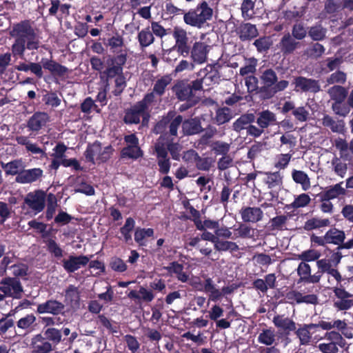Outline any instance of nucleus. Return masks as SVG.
I'll use <instances>...</instances> for the list:
<instances>
[{"instance_id": "obj_31", "label": "nucleus", "mask_w": 353, "mask_h": 353, "mask_svg": "<svg viewBox=\"0 0 353 353\" xmlns=\"http://www.w3.org/2000/svg\"><path fill=\"white\" fill-rule=\"evenodd\" d=\"M43 336L52 344L55 347L61 341L62 338L61 331L55 327H48L42 332Z\"/></svg>"}, {"instance_id": "obj_58", "label": "nucleus", "mask_w": 353, "mask_h": 353, "mask_svg": "<svg viewBox=\"0 0 353 353\" xmlns=\"http://www.w3.org/2000/svg\"><path fill=\"white\" fill-rule=\"evenodd\" d=\"M57 199L54 194H50L48 196V205L46 210V218L48 220L51 219L56 211Z\"/></svg>"}, {"instance_id": "obj_46", "label": "nucleus", "mask_w": 353, "mask_h": 353, "mask_svg": "<svg viewBox=\"0 0 353 353\" xmlns=\"http://www.w3.org/2000/svg\"><path fill=\"white\" fill-rule=\"evenodd\" d=\"M23 167V163L21 160H14L8 163H2V168L7 174H18L19 170Z\"/></svg>"}, {"instance_id": "obj_4", "label": "nucleus", "mask_w": 353, "mask_h": 353, "mask_svg": "<svg viewBox=\"0 0 353 353\" xmlns=\"http://www.w3.org/2000/svg\"><path fill=\"white\" fill-rule=\"evenodd\" d=\"M113 152L111 145L102 147L100 143L94 142L88 146L85 157L88 161L92 163H100L108 160Z\"/></svg>"}, {"instance_id": "obj_47", "label": "nucleus", "mask_w": 353, "mask_h": 353, "mask_svg": "<svg viewBox=\"0 0 353 353\" xmlns=\"http://www.w3.org/2000/svg\"><path fill=\"white\" fill-rule=\"evenodd\" d=\"M235 231L236 233L234 234V239L239 237L252 238L254 236V230L243 223L239 224V228L235 229Z\"/></svg>"}, {"instance_id": "obj_15", "label": "nucleus", "mask_w": 353, "mask_h": 353, "mask_svg": "<svg viewBox=\"0 0 353 353\" xmlns=\"http://www.w3.org/2000/svg\"><path fill=\"white\" fill-rule=\"evenodd\" d=\"M294 84L296 91L317 92L320 90V85L318 81L307 79L303 77H299L294 79Z\"/></svg>"}, {"instance_id": "obj_20", "label": "nucleus", "mask_w": 353, "mask_h": 353, "mask_svg": "<svg viewBox=\"0 0 353 353\" xmlns=\"http://www.w3.org/2000/svg\"><path fill=\"white\" fill-rule=\"evenodd\" d=\"M172 80V79L170 74L157 78L154 83L153 91L150 92L154 94V103L157 101V95L161 97L164 94L166 88L171 83Z\"/></svg>"}, {"instance_id": "obj_32", "label": "nucleus", "mask_w": 353, "mask_h": 353, "mask_svg": "<svg viewBox=\"0 0 353 353\" xmlns=\"http://www.w3.org/2000/svg\"><path fill=\"white\" fill-rule=\"evenodd\" d=\"M264 174L265 176L264 182L268 188L272 189L282 185L283 176L279 172H265Z\"/></svg>"}, {"instance_id": "obj_55", "label": "nucleus", "mask_w": 353, "mask_h": 353, "mask_svg": "<svg viewBox=\"0 0 353 353\" xmlns=\"http://www.w3.org/2000/svg\"><path fill=\"white\" fill-rule=\"evenodd\" d=\"M4 294L10 293L12 294L14 298L19 299L21 298V293L23 292L26 294L27 296H31L32 297H36L39 294V290H37L34 295H31L30 292H28L27 289L24 290V288H0Z\"/></svg>"}, {"instance_id": "obj_24", "label": "nucleus", "mask_w": 353, "mask_h": 353, "mask_svg": "<svg viewBox=\"0 0 353 353\" xmlns=\"http://www.w3.org/2000/svg\"><path fill=\"white\" fill-rule=\"evenodd\" d=\"M322 124L329 128L333 132L343 134L345 132V123L343 120H335L330 115L325 114L322 119Z\"/></svg>"}, {"instance_id": "obj_56", "label": "nucleus", "mask_w": 353, "mask_h": 353, "mask_svg": "<svg viewBox=\"0 0 353 353\" xmlns=\"http://www.w3.org/2000/svg\"><path fill=\"white\" fill-rule=\"evenodd\" d=\"M346 74L342 71L338 70L331 74L327 78V84L340 83L343 84L346 81Z\"/></svg>"}, {"instance_id": "obj_26", "label": "nucleus", "mask_w": 353, "mask_h": 353, "mask_svg": "<svg viewBox=\"0 0 353 353\" xmlns=\"http://www.w3.org/2000/svg\"><path fill=\"white\" fill-rule=\"evenodd\" d=\"M41 63L43 67L49 70L52 74L59 76H63L68 72V68L53 60L42 59Z\"/></svg>"}, {"instance_id": "obj_53", "label": "nucleus", "mask_w": 353, "mask_h": 353, "mask_svg": "<svg viewBox=\"0 0 353 353\" xmlns=\"http://www.w3.org/2000/svg\"><path fill=\"white\" fill-rule=\"evenodd\" d=\"M134 220L132 218L129 217L126 219L124 225L121 228V233L123 236L125 242L131 240L132 236L130 233L134 229Z\"/></svg>"}, {"instance_id": "obj_33", "label": "nucleus", "mask_w": 353, "mask_h": 353, "mask_svg": "<svg viewBox=\"0 0 353 353\" xmlns=\"http://www.w3.org/2000/svg\"><path fill=\"white\" fill-rule=\"evenodd\" d=\"M330 220L329 219H321L319 217H313L305 222L303 228L305 230H312L320 229L321 228L328 227L330 225Z\"/></svg>"}, {"instance_id": "obj_21", "label": "nucleus", "mask_w": 353, "mask_h": 353, "mask_svg": "<svg viewBox=\"0 0 353 353\" xmlns=\"http://www.w3.org/2000/svg\"><path fill=\"white\" fill-rule=\"evenodd\" d=\"M198 76L202 77V82L204 83L205 88L218 83L220 78L218 72L212 67H207L201 70Z\"/></svg>"}, {"instance_id": "obj_12", "label": "nucleus", "mask_w": 353, "mask_h": 353, "mask_svg": "<svg viewBox=\"0 0 353 353\" xmlns=\"http://www.w3.org/2000/svg\"><path fill=\"white\" fill-rule=\"evenodd\" d=\"M50 121L49 115L43 112H35L27 122V128L32 132H38Z\"/></svg>"}, {"instance_id": "obj_57", "label": "nucleus", "mask_w": 353, "mask_h": 353, "mask_svg": "<svg viewBox=\"0 0 353 353\" xmlns=\"http://www.w3.org/2000/svg\"><path fill=\"white\" fill-rule=\"evenodd\" d=\"M326 31L321 26L311 27L308 31L309 36L314 41H321L325 37Z\"/></svg>"}, {"instance_id": "obj_7", "label": "nucleus", "mask_w": 353, "mask_h": 353, "mask_svg": "<svg viewBox=\"0 0 353 353\" xmlns=\"http://www.w3.org/2000/svg\"><path fill=\"white\" fill-rule=\"evenodd\" d=\"M211 46L203 41H196L190 49V58L194 64H203L208 60Z\"/></svg>"}, {"instance_id": "obj_60", "label": "nucleus", "mask_w": 353, "mask_h": 353, "mask_svg": "<svg viewBox=\"0 0 353 353\" xmlns=\"http://www.w3.org/2000/svg\"><path fill=\"white\" fill-rule=\"evenodd\" d=\"M272 42L270 37H261L256 39L254 45L256 46L257 50L260 52L267 51L272 46Z\"/></svg>"}, {"instance_id": "obj_36", "label": "nucleus", "mask_w": 353, "mask_h": 353, "mask_svg": "<svg viewBox=\"0 0 353 353\" xmlns=\"http://www.w3.org/2000/svg\"><path fill=\"white\" fill-rule=\"evenodd\" d=\"M154 230L152 228H137L134 232V241L139 245H145V239L153 236Z\"/></svg>"}, {"instance_id": "obj_44", "label": "nucleus", "mask_w": 353, "mask_h": 353, "mask_svg": "<svg viewBox=\"0 0 353 353\" xmlns=\"http://www.w3.org/2000/svg\"><path fill=\"white\" fill-rule=\"evenodd\" d=\"M214 249L217 251H237L239 250V246L236 243L228 241H223L221 239H218L216 241L214 244Z\"/></svg>"}, {"instance_id": "obj_54", "label": "nucleus", "mask_w": 353, "mask_h": 353, "mask_svg": "<svg viewBox=\"0 0 353 353\" xmlns=\"http://www.w3.org/2000/svg\"><path fill=\"white\" fill-rule=\"evenodd\" d=\"M311 201L310 196L305 193H302L295 197L294 201L291 203L293 208H300L306 207Z\"/></svg>"}, {"instance_id": "obj_30", "label": "nucleus", "mask_w": 353, "mask_h": 353, "mask_svg": "<svg viewBox=\"0 0 353 353\" xmlns=\"http://www.w3.org/2000/svg\"><path fill=\"white\" fill-rule=\"evenodd\" d=\"M327 244L339 245L344 242L345 239V232L336 228L330 229L325 232Z\"/></svg>"}, {"instance_id": "obj_59", "label": "nucleus", "mask_w": 353, "mask_h": 353, "mask_svg": "<svg viewBox=\"0 0 353 353\" xmlns=\"http://www.w3.org/2000/svg\"><path fill=\"white\" fill-rule=\"evenodd\" d=\"M265 149V143L262 142H256L250 148L248 157L250 159H253L259 157L261 152Z\"/></svg>"}, {"instance_id": "obj_49", "label": "nucleus", "mask_w": 353, "mask_h": 353, "mask_svg": "<svg viewBox=\"0 0 353 353\" xmlns=\"http://www.w3.org/2000/svg\"><path fill=\"white\" fill-rule=\"evenodd\" d=\"M123 341L131 353H136L140 349L141 344L136 336L126 334L123 336Z\"/></svg>"}, {"instance_id": "obj_3", "label": "nucleus", "mask_w": 353, "mask_h": 353, "mask_svg": "<svg viewBox=\"0 0 353 353\" xmlns=\"http://www.w3.org/2000/svg\"><path fill=\"white\" fill-rule=\"evenodd\" d=\"M154 103V94H146L143 99L127 110L124 117L125 123H139L142 117L145 119L149 116V108Z\"/></svg>"}, {"instance_id": "obj_52", "label": "nucleus", "mask_w": 353, "mask_h": 353, "mask_svg": "<svg viewBox=\"0 0 353 353\" xmlns=\"http://www.w3.org/2000/svg\"><path fill=\"white\" fill-rule=\"evenodd\" d=\"M256 65L257 60L255 58H250L247 59L245 61V65L240 68V75L245 76L249 74H253L256 71Z\"/></svg>"}, {"instance_id": "obj_28", "label": "nucleus", "mask_w": 353, "mask_h": 353, "mask_svg": "<svg viewBox=\"0 0 353 353\" xmlns=\"http://www.w3.org/2000/svg\"><path fill=\"white\" fill-rule=\"evenodd\" d=\"M292 178L296 183L301 185L303 191H307L310 188V179L305 172L293 170L292 172Z\"/></svg>"}, {"instance_id": "obj_45", "label": "nucleus", "mask_w": 353, "mask_h": 353, "mask_svg": "<svg viewBox=\"0 0 353 353\" xmlns=\"http://www.w3.org/2000/svg\"><path fill=\"white\" fill-rule=\"evenodd\" d=\"M321 252L315 249H309L297 255V259L303 262H312L319 259Z\"/></svg>"}, {"instance_id": "obj_38", "label": "nucleus", "mask_w": 353, "mask_h": 353, "mask_svg": "<svg viewBox=\"0 0 353 353\" xmlns=\"http://www.w3.org/2000/svg\"><path fill=\"white\" fill-rule=\"evenodd\" d=\"M275 331L272 327L263 329L258 336V342L265 345H272L275 341Z\"/></svg>"}, {"instance_id": "obj_27", "label": "nucleus", "mask_w": 353, "mask_h": 353, "mask_svg": "<svg viewBox=\"0 0 353 353\" xmlns=\"http://www.w3.org/2000/svg\"><path fill=\"white\" fill-rule=\"evenodd\" d=\"M239 34L241 40H250L258 35V30L254 25L246 23L239 26Z\"/></svg>"}, {"instance_id": "obj_2", "label": "nucleus", "mask_w": 353, "mask_h": 353, "mask_svg": "<svg viewBox=\"0 0 353 353\" xmlns=\"http://www.w3.org/2000/svg\"><path fill=\"white\" fill-rule=\"evenodd\" d=\"M212 15L213 9L208 2L203 1L195 9L184 13L183 21L187 25L200 28L205 23L211 20Z\"/></svg>"}, {"instance_id": "obj_10", "label": "nucleus", "mask_w": 353, "mask_h": 353, "mask_svg": "<svg viewBox=\"0 0 353 353\" xmlns=\"http://www.w3.org/2000/svg\"><path fill=\"white\" fill-rule=\"evenodd\" d=\"M31 353H52L54 347L46 340L42 334H37L31 339Z\"/></svg>"}, {"instance_id": "obj_41", "label": "nucleus", "mask_w": 353, "mask_h": 353, "mask_svg": "<svg viewBox=\"0 0 353 353\" xmlns=\"http://www.w3.org/2000/svg\"><path fill=\"white\" fill-rule=\"evenodd\" d=\"M330 98L334 100L335 102H342L347 96V92L344 88L339 85H334L328 90Z\"/></svg>"}, {"instance_id": "obj_29", "label": "nucleus", "mask_w": 353, "mask_h": 353, "mask_svg": "<svg viewBox=\"0 0 353 353\" xmlns=\"http://www.w3.org/2000/svg\"><path fill=\"white\" fill-rule=\"evenodd\" d=\"M299 43L296 41L289 33L285 34L279 42V48L284 54L292 53L295 50Z\"/></svg>"}, {"instance_id": "obj_11", "label": "nucleus", "mask_w": 353, "mask_h": 353, "mask_svg": "<svg viewBox=\"0 0 353 353\" xmlns=\"http://www.w3.org/2000/svg\"><path fill=\"white\" fill-rule=\"evenodd\" d=\"M126 56L125 54H119L115 57L108 60V68L104 71V74L108 78H112L115 76L121 74L123 71L122 65L125 63Z\"/></svg>"}, {"instance_id": "obj_16", "label": "nucleus", "mask_w": 353, "mask_h": 353, "mask_svg": "<svg viewBox=\"0 0 353 353\" xmlns=\"http://www.w3.org/2000/svg\"><path fill=\"white\" fill-rule=\"evenodd\" d=\"M89 261L90 258L86 256H70L68 259L63 260V266L66 271L73 272L86 265Z\"/></svg>"}, {"instance_id": "obj_1", "label": "nucleus", "mask_w": 353, "mask_h": 353, "mask_svg": "<svg viewBox=\"0 0 353 353\" xmlns=\"http://www.w3.org/2000/svg\"><path fill=\"white\" fill-rule=\"evenodd\" d=\"M10 36L14 39L11 46L12 54L14 57L23 58L26 50H37L41 46L39 30L34 22L23 20L11 27Z\"/></svg>"}, {"instance_id": "obj_63", "label": "nucleus", "mask_w": 353, "mask_h": 353, "mask_svg": "<svg viewBox=\"0 0 353 353\" xmlns=\"http://www.w3.org/2000/svg\"><path fill=\"white\" fill-rule=\"evenodd\" d=\"M214 163V161L210 157L200 158L198 157L196 160V168L201 170H209Z\"/></svg>"}, {"instance_id": "obj_42", "label": "nucleus", "mask_w": 353, "mask_h": 353, "mask_svg": "<svg viewBox=\"0 0 353 353\" xmlns=\"http://www.w3.org/2000/svg\"><path fill=\"white\" fill-rule=\"evenodd\" d=\"M183 131L186 134H194L201 130V126L195 119L185 121L182 124Z\"/></svg>"}, {"instance_id": "obj_62", "label": "nucleus", "mask_w": 353, "mask_h": 353, "mask_svg": "<svg viewBox=\"0 0 353 353\" xmlns=\"http://www.w3.org/2000/svg\"><path fill=\"white\" fill-rule=\"evenodd\" d=\"M307 32L306 28L301 23H296L292 27V34L296 39H303L306 37Z\"/></svg>"}, {"instance_id": "obj_39", "label": "nucleus", "mask_w": 353, "mask_h": 353, "mask_svg": "<svg viewBox=\"0 0 353 353\" xmlns=\"http://www.w3.org/2000/svg\"><path fill=\"white\" fill-rule=\"evenodd\" d=\"M171 274H174L178 279L182 282H186L189 276L183 272V267L177 262H172L167 268Z\"/></svg>"}, {"instance_id": "obj_34", "label": "nucleus", "mask_w": 353, "mask_h": 353, "mask_svg": "<svg viewBox=\"0 0 353 353\" xmlns=\"http://www.w3.org/2000/svg\"><path fill=\"white\" fill-rule=\"evenodd\" d=\"M254 121V116L253 114H246L241 115L233 123V129L236 132H240L242 130L246 129L251 123Z\"/></svg>"}, {"instance_id": "obj_40", "label": "nucleus", "mask_w": 353, "mask_h": 353, "mask_svg": "<svg viewBox=\"0 0 353 353\" xmlns=\"http://www.w3.org/2000/svg\"><path fill=\"white\" fill-rule=\"evenodd\" d=\"M202 290L203 288H199ZM205 291L210 292L209 301L216 302L219 301L224 294L232 293L235 288H222V291H220L217 288H204Z\"/></svg>"}, {"instance_id": "obj_6", "label": "nucleus", "mask_w": 353, "mask_h": 353, "mask_svg": "<svg viewBox=\"0 0 353 353\" xmlns=\"http://www.w3.org/2000/svg\"><path fill=\"white\" fill-rule=\"evenodd\" d=\"M173 38L175 41L174 49L176 50L181 55L185 57L190 52V47L188 45V37L185 30L176 26L173 30Z\"/></svg>"}, {"instance_id": "obj_9", "label": "nucleus", "mask_w": 353, "mask_h": 353, "mask_svg": "<svg viewBox=\"0 0 353 353\" xmlns=\"http://www.w3.org/2000/svg\"><path fill=\"white\" fill-rule=\"evenodd\" d=\"M337 300L334 301V307L339 310H346L353 306V294L345 290V288H334Z\"/></svg>"}, {"instance_id": "obj_13", "label": "nucleus", "mask_w": 353, "mask_h": 353, "mask_svg": "<svg viewBox=\"0 0 353 353\" xmlns=\"http://www.w3.org/2000/svg\"><path fill=\"white\" fill-rule=\"evenodd\" d=\"M285 299L288 303H307V304H318V296L316 294H306L303 295L299 292L296 290H290L286 293Z\"/></svg>"}, {"instance_id": "obj_50", "label": "nucleus", "mask_w": 353, "mask_h": 353, "mask_svg": "<svg viewBox=\"0 0 353 353\" xmlns=\"http://www.w3.org/2000/svg\"><path fill=\"white\" fill-rule=\"evenodd\" d=\"M178 99L181 101L187 100L192 95V88L189 85H179L174 88Z\"/></svg>"}, {"instance_id": "obj_17", "label": "nucleus", "mask_w": 353, "mask_h": 353, "mask_svg": "<svg viewBox=\"0 0 353 353\" xmlns=\"http://www.w3.org/2000/svg\"><path fill=\"white\" fill-rule=\"evenodd\" d=\"M274 325L282 330L285 335H289L292 332L296 330V323L289 317L284 315H276L272 320Z\"/></svg>"}, {"instance_id": "obj_5", "label": "nucleus", "mask_w": 353, "mask_h": 353, "mask_svg": "<svg viewBox=\"0 0 353 353\" xmlns=\"http://www.w3.org/2000/svg\"><path fill=\"white\" fill-rule=\"evenodd\" d=\"M46 200V192L41 190H37L29 192L25 197L24 201L35 214H37L44 209Z\"/></svg>"}, {"instance_id": "obj_51", "label": "nucleus", "mask_w": 353, "mask_h": 353, "mask_svg": "<svg viewBox=\"0 0 353 353\" xmlns=\"http://www.w3.org/2000/svg\"><path fill=\"white\" fill-rule=\"evenodd\" d=\"M261 79L265 85L270 87L276 82L277 76L273 70L267 69L262 72Z\"/></svg>"}, {"instance_id": "obj_61", "label": "nucleus", "mask_w": 353, "mask_h": 353, "mask_svg": "<svg viewBox=\"0 0 353 353\" xmlns=\"http://www.w3.org/2000/svg\"><path fill=\"white\" fill-rule=\"evenodd\" d=\"M122 155L132 159H137L142 156V152L139 145L125 147L122 150Z\"/></svg>"}, {"instance_id": "obj_43", "label": "nucleus", "mask_w": 353, "mask_h": 353, "mask_svg": "<svg viewBox=\"0 0 353 353\" xmlns=\"http://www.w3.org/2000/svg\"><path fill=\"white\" fill-rule=\"evenodd\" d=\"M138 39L141 46L144 48L151 45L154 41V37L152 32L148 28L139 32Z\"/></svg>"}, {"instance_id": "obj_18", "label": "nucleus", "mask_w": 353, "mask_h": 353, "mask_svg": "<svg viewBox=\"0 0 353 353\" xmlns=\"http://www.w3.org/2000/svg\"><path fill=\"white\" fill-rule=\"evenodd\" d=\"M240 214L243 222L256 223L261 221L263 217V212L257 207L243 208Z\"/></svg>"}, {"instance_id": "obj_64", "label": "nucleus", "mask_w": 353, "mask_h": 353, "mask_svg": "<svg viewBox=\"0 0 353 353\" xmlns=\"http://www.w3.org/2000/svg\"><path fill=\"white\" fill-rule=\"evenodd\" d=\"M212 148L216 154L225 155L230 150V145L225 142L216 141L212 144Z\"/></svg>"}, {"instance_id": "obj_48", "label": "nucleus", "mask_w": 353, "mask_h": 353, "mask_svg": "<svg viewBox=\"0 0 353 353\" xmlns=\"http://www.w3.org/2000/svg\"><path fill=\"white\" fill-rule=\"evenodd\" d=\"M232 119L231 111L229 108H223L218 109L216 112L215 121L218 125L228 122Z\"/></svg>"}, {"instance_id": "obj_37", "label": "nucleus", "mask_w": 353, "mask_h": 353, "mask_svg": "<svg viewBox=\"0 0 353 353\" xmlns=\"http://www.w3.org/2000/svg\"><path fill=\"white\" fill-rule=\"evenodd\" d=\"M255 2L253 0H243L241 5L242 17L245 20H250L254 16Z\"/></svg>"}, {"instance_id": "obj_14", "label": "nucleus", "mask_w": 353, "mask_h": 353, "mask_svg": "<svg viewBox=\"0 0 353 353\" xmlns=\"http://www.w3.org/2000/svg\"><path fill=\"white\" fill-rule=\"evenodd\" d=\"M43 174V171L39 168L24 170L20 172L16 176V181L19 183H32L40 180Z\"/></svg>"}, {"instance_id": "obj_19", "label": "nucleus", "mask_w": 353, "mask_h": 353, "mask_svg": "<svg viewBox=\"0 0 353 353\" xmlns=\"http://www.w3.org/2000/svg\"><path fill=\"white\" fill-rule=\"evenodd\" d=\"M128 296L136 304H141L142 302L148 303L154 298L152 291L148 290L146 288H139V290H131L128 294Z\"/></svg>"}, {"instance_id": "obj_35", "label": "nucleus", "mask_w": 353, "mask_h": 353, "mask_svg": "<svg viewBox=\"0 0 353 353\" xmlns=\"http://www.w3.org/2000/svg\"><path fill=\"white\" fill-rule=\"evenodd\" d=\"M36 316L33 314H29L21 318L17 325L19 329L26 330L28 332L32 331L36 326Z\"/></svg>"}, {"instance_id": "obj_25", "label": "nucleus", "mask_w": 353, "mask_h": 353, "mask_svg": "<svg viewBox=\"0 0 353 353\" xmlns=\"http://www.w3.org/2000/svg\"><path fill=\"white\" fill-rule=\"evenodd\" d=\"M315 325L313 323L303 324L302 327L299 329H296L295 334L300 340L301 345H308L312 339V334L310 333L311 330L315 328Z\"/></svg>"}, {"instance_id": "obj_22", "label": "nucleus", "mask_w": 353, "mask_h": 353, "mask_svg": "<svg viewBox=\"0 0 353 353\" xmlns=\"http://www.w3.org/2000/svg\"><path fill=\"white\" fill-rule=\"evenodd\" d=\"M343 183L341 182L327 188L322 192L319 196L321 199H334L345 194V188L343 186Z\"/></svg>"}, {"instance_id": "obj_8", "label": "nucleus", "mask_w": 353, "mask_h": 353, "mask_svg": "<svg viewBox=\"0 0 353 353\" xmlns=\"http://www.w3.org/2000/svg\"><path fill=\"white\" fill-rule=\"evenodd\" d=\"M65 305L54 299H49L37 305L36 312L38 314H50L54 316L64 314Z\"/></svg>"}, {"instance_id": "obj_23", "label": "nucleus", "mask_w": 353, "mask_h": 353, "mask_svg": "<svg viewBox=\"0 0 353 353\" xmlns=\"http://www.w3.org/2000/svg\"><path fill=\"white\" fill-rule=\"evenodd\" d=\"M276 122V114L268 110L261 111L257 114L256 123L262 129L273 125Z\"/></svg>"}]
</instances>
